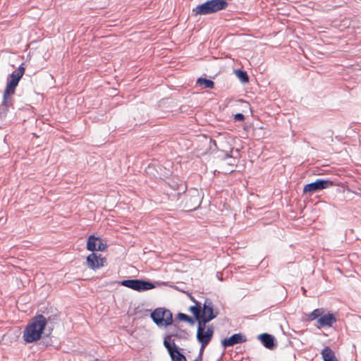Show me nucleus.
Here are the masks:
<instances>
[{
    "mask_svg": "<svg viewBox=\"0 0 361 361\" xmlns=\"http://www.w3.org/2000/svg\"><path fill=\"white\" fill-rule=\"evenodd\" d=\"M47 324V319L42 314L34 317L23 331V339L26 343L39 340Z\"/></svg>",
    "mask_w": 361,
    "mask_h": 361,
    "instance_id": "f257e3e1",
    "label": "nucleus"
},
{
    "mask_svg": "<svg viewBox=\"0 0 361 361\" xmlns=\"http://www.w3.org/2000/svg\"><path fill=\"white\" fill-rule=\"evenodd\" d=\"M228 3L225 0H209L193 8L195 16L209 15L226 8Z\"/></svg>",
    "mask_w": 361,
    "mask_h": 361,
    "instance_id": "f03ea898",
    "label": "nucleus"
},
{
    "mask_svg": "<svg viewBox=\"0 0 361 361\" xmlns=\"http://www.w3.org/2000/svg\"><path fill=\"white\" fill-rule=\"evenodd\" d=\"M152 321L159 328H166L173 324L171 312L164 307H157L150 314Z\"/></svg>",
    "mask_w": 361,
    "mask_h": 361,
    "instance_id": "7ed1b4c3",
    "label": "nucleus"
},
{
    "mask_svg": "<svg viewBox=\"0 0 361 361\" xmlns=\"http://www.w3.org/2000/svg\"><path fill=\"white\" fill-rule=\"evenodd\" d=\"M120 284L138 292L146 291L156 287L155 284L153 283L142 279L123 280L120 282Z\"/></svg>",
    "mask_w": 361,
    "mask_h": 361,
    "instance_id": "20e7f679",
    "label": "nucleus"
},
{
    "mask_svg": "<svg viewBox=\"0 0 361 361\" xmlns=\"http://www.w3.org/2000/svg\"><path fill=\"white\" fill-rule=\"evenodd\" d=\"M206 329V324L199 322L197 331V339L201 343L200 353L203 352L204 348L208 345L214 334V328L212 326Z\"/></svg>",
    "mask_w": 361,
    "mask_h": 361,
    "instance_id": "39448f33",
    "label": "nucleus"
},
{
    "mask_svg": "<svg viewBox=\"0 0 361 361\" xmlns=\"http://www.w3.org/2000/svg\"><path fill=\"white\" fill-rule=\"evenodd\" d=\"M25 72V68L23 65H20L18 69L15 70L11 75L10 78L8 80L7 85L4 93L6 94H13L15 92L16 87H17L19 80L23 77Z\"/></svg>",
    "mask_w": 361,
    "mask_h": 361,
    "instance_id": "423d86ee",
    "label": "nucleus"
},
{
    "mask_svg": "<svg viewBox=\"0 0 361 361\" xmlns=\"http://www.w3.org/2000/svg\"><path fill=\"white\" fill-rule=\"evenodd\" d=\"M201 312V321H199V322L204 324H207V323L216 318L218 315V311L214 310V305L209 299L205 300Z\"/></svg>",
    "mask_w": 361,
    "mask_h": 361,
    "instance_id": "0eeeda50",
    "label": "nucleus"
},
{
    "mask_svg": "<svg viewBox=\"0 0 361 361\" xmlns=\"http://www.w3.org/2000/svg\"><path fill=\"white\" fill-rule=\"evenodd\" d=\"M333 185V182L329 180L317 179L314 182L305 185L303 188V193L312 195L319 190L329 188Z\"/></svg>",
    "mask_w": 361,
    "mask_h": 361,
    "instance_id": "6e6552de",
    "label": "nucleus"
},
{
    "mask_svg": "<svg viewBox=\"0 0 361 361\" xmlns=\"http://www.w3.org/2000/svg\"><path fill=\"white\" fill-rule=\"evenodd\" d=\"M106 258L102 257V255L92 253L87 257V264L88 267L92 269H97L104 267L106 263Z\"/></svg>",
    "mask_w": 361,
    "mask_h": 361,
    "instance_id": "1a4fd4ad",
    "label": "nucleus"
},
{
    "mask_svg": "<svg viewBox=\"0 0 361 361\" xmlns=\"http://www.w3.org/2000/svg\"><path fill=\"white\" fill-rule=\"evenodd\" d=\"M106 245L103 243L102 239L90 235L87 242V249L90 251H103L106 249Z\"/></svg>",
    "mask_w": 361,
    "mask_h": 361,
    "instance_id": "9d476101",
    "label": "nucleus"
},
{
    "mask_svg": "<svg viewBox=\"0 0 361 361\" xmlns=\"http://www.w3.org/2000/svg\"><path fill=\"white\" fill-rule=\"evenodd\" d=\"M336 322V318L332 313L322 314L317 320V328L331 327Z\"/></svg>",
    "mask_w": 361,
    "mask_h": 361,
    "instance_id": "9b49d317",
    "label": "nucleus"
},
{
    "mask_svg": "<svg viewBox=\"0 0 361 361\" xmlns=\"http://www.w3.org/2000/svg\"><path fill=\"white\" fill-rule=\"evenodd\" d=\"M246 341L245 336L241 334H235L228 338H225L221 341V344L224 348L233 346L235 344L241 343Z\"/></svg>",
    "mask_w": 361,
    "mask_h": 361,
    "instance_id": "f8f14e48",
    "label": "nucleus"
},
{
    "mask_svg": "<svg viewBox=\"0 0 361 361\" xmlns=\"http://www.w3.org/2000/svg\"><path fill=\"white\" fill-rule=\"evenodd\" d=\"M258 338L263 344V345L269 350H273L276 345L275 338L271 334L266 333L262 334L258 336Z\"/></svg>",
    "mask_w": 361,
    "mask_h": 361,
    "instance_id": "ddd939ff",
    "label": "nucleus"
},
{
    "mask_svg": "<svg viewBox=\"0 0 361 361\" xmlns=\"http://www.w3.org/2000/svg\"><path fill=\"white\" fill-rule=\"evenodd\" d=\"M10 94H6L4 93L3 102L0 106V115L1 116H5L8 111L9 106L11 105V101L10 99Z\"/></svg>",
    "mask_w": 361,
    "mask_h": 361,
    "instance_id": "4468645a",
    "label": "nucleus"
},
{
    "mask_svg": "<svg viewBox=\"0 0 361 361\" xmlns=\"http://www.w3.org/2000/svg\"><path fill=\"white\" fill-rule=\"evenodd\" d=\"M321 354L324 361H338L334 352L329 346L324 347Z\"/></svg>",
    "mask_w": 361,
    "mask_h": 361,
    "instance_id": "2eb2a0df",
    "label": "nucleus"
},
{
    "mask_svg": "<svg viewBox=\"0 0 361 361\" xmlns=\"http://www.w3.org/2000/svg\"><path fill=\"white\" fill-rule=\"evenodd\" d=\"M174 336H177V333H176L175 331H173L164 338V345L167 349L169 354H170V352H172V350H175L176 349H177V347H176V344L174 343V342H173V348L171 344L169 341V340H171V337Z\"/></svg>",
    "mask_w": 361,
    "mask_h": 361,
    "instance_id": "dca6fc26",
    "label": "nucleus"
},
{
    "mask_svg": "<svg viewBox=\"0 0 361 361\" xmlns=\"http://www.w3.org/2000/svg\"><path fill=\"white\" fill-rule=\"evenodd\" d=\"M324 312V310L323 308L315 309L307 315V320L310 322L315 319L317 320Z\"/></svg>",
    "mask_w": 361,
    "mask_h": 361,
    "instance_id": "f3484780",
    "label": "nucleus"
},
{
    "mask_svg": "<svg viewBox=\"0 0 361 361\" xmlns=\"http://www.w3.org/2000/svg\"><path fill=\"white\" fill-rule=\"evenodd\" d=\"M170 356L171 357L172 361H187L186 357L182 353H180L178 348L175 350H172L170 352Z\"/></svg>",
    "mask_w": 361,
    "mask_h": 361,
    "instance_id": "a211bd4d",
    "label": "nucleus"
},
{
    "mask_svg": "<svg viewBox=\"0 0 361 361\" xmlns=\"http://www.w3.org/2000/svg\"><path fill=\"white\" fill-rule=\"evenodd\" d=\"M197 84L203 85L205 88L212 89L214 87V83L212 80L203 78H199L197 80Z\"/></svg>",
    "mask_w": 361,
    "mask_h": 361,
    "instance_id": "6ab92c4d",
    "label": "nucleus"
},
{
    "mask_svg": "<svg viewBox=\"0 0 361 361\" xmlns=\"http://www.w3.org/2000/svg\"><path fill=\"white\" fill-rule=\"evenodd\" d=\"M190 312L194 314L196 320L199 322V321H201L200 316H201V306L198 303H196L195 306H192L190 308Z\"/></svg>",
    "mask_w": 361,
    "mask_h": 361,
    "instance_id": "aec40b11",
    "label": "nucleus"
},
{
    "mask_svg": "<svg viewBox=\"0 0 361 361\" xmlns=\"http://www.w3.org/2000/svg\"><path fill=\"white\" fill-rule=\"evenodd\" d=\"M235 74L242 82H248L249 78L245 71H243L241 70H237V71H235Z\"/></svg>",
    "mask_w": 361,
    "mask_h": 361,
    "instance_id": "412c9836",
    "label": "nucleus"
},
{
    "mask_svg": "<svg viewBox=\"0 0 361 361\" xmlns=\"http://www.w3.org/2000/svg\"><path fill=\"white\" fill-rule=\"evenodd\" d=\"M178 319H180L181 321L187 322L190 323V324H194L193 319L192 317L188 316L185 314L179 313L178 314Z\"/></svg>",
    "mask_w": 361,
    "mask_h": 361,
    "instance_id": "4be33fe9",
    "label": "nucleus"
},
{
    "mask_svg": "<svg viewBox=\"0 0 361 361\" xmlns=\"http://www.w3.org/2000/svg\"><path fill=\"white\" fill-rule=\"evenodd\" d=\"M234 117L236 121H243L245 118L244 115L240 113L236 114Z\"/></svg>",
    "mask_w": 361,
    "mask_h": 361,
    "instance_id": "5701e85b",
    "label": "nucleus"
},
{
    "mask_svg": "<svg viewBox=\"0 0 361 361\" xmlns=\"http://www.w3.org/2000/svg\"><path fill=\"white\" fill-rule=\"evenodd\" d=\"M231 160L230 161V162H228V164H229V165H231V166H234V165H235V164H236V159H234V158H232V157H231Z\"/></svg>",
    "mask_w": 361,
    "mask_h": 361,
    "instance_id": "b1692460",
    "label": "nucleus"
},
{
    "mask_svg": "<svg viewBox=\"0 0 361 361\" xmlns=\"http://www.w3.org/2000/svg\"><path fill=\"white\" fill-rule=\"evenodd\" d=\"M202 353H199L198 357L194 361H202Z\"/></svg>",
    "mask_w": 361,
    "mask_h": 361,
    "instance_id": "393cba45",
    "label": "nucleus"
},
{
    "mask_svg": "<svg viewBox=\"0 0 361 361\" xmlns=\"http://www.w3.org/2000/svg\"><path fill=\"white\" fill-rule=\"evenodd\" d=\"M152 169V166L150 165H149V166L147 167V173H149V171Z\"/></svg>",
    "mask_w": 361,
    "mask_h": 361,
    "instance_id": "a878e982",
    "label": "nucleus"
}]
</instances>
